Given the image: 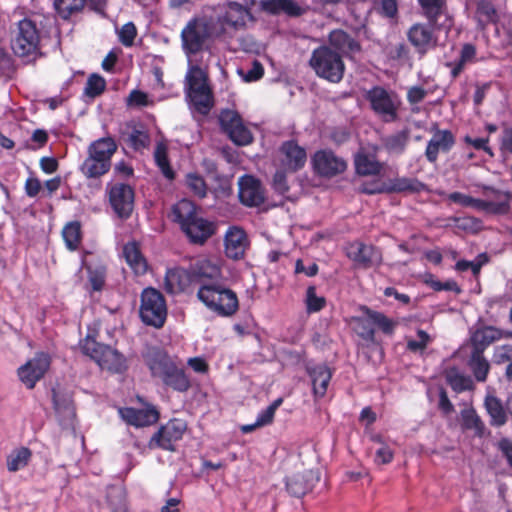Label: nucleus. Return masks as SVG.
<instances>
[{
  "instance_id": "10",
  "label": "nucleus",
  "mask_w": 512,
  "mask_h": 512,
  "mask_svg": "<svg viewBox=\"0 0 512 512\" xmlns=\"http://www.w3.org/2000/svg\"><path fill=\"white\" fill-rule=\"evenodd\" d=\"M83 351L103 369L115 373H120L126 369L124 356L109 345L96 342L93 339H87L83 345Z\"/></svg>"
},
{
  "instance_id": "1",
  "label": "nucleus",
  "mask_w": 512,
  "mask_h": 512,
  "mask_svg": "<svg viewBox=\"0 0 512 512\" xmlns=\"http://www.w3.org/2000/svg\"><path fill=\"white\" fill-rule=\"evenodd\" d=\"M145 363L153 377L174 391L185 393L191 388V381L183 367L163 349L151 347L144 355Z\"/></svg>"
},
{
  "instance_id": "57",
  "label": "nucleus",
  "mask_w": 512,
  "mask_h": 512,
  "mask_svg": "<svg viewBox=\"0 0 512 512\" xmlns=\"http://www.w3.org/2000/svg\"><path fill=\"white\" fill-rule=\"evenodd\" d=\"M137 36V29L133 22L124 24L119 31V41L125 47H131Z\"/></svg>"
},
{
  "instance_id": "58",
  "label": "nucleus",
  "mask_w": 512,
  "mask_h": 512,
  "mask_svg": "<svg viewBox=\"0 0 512 512\" xmlns=\"http://www.w3.org/2000/svg\"><path fill=\"white\" fill-rule=\"evenodd\" d=\"M287 173H289V171H286L285 169L280 167V169H278L273 176V183H272L273 189L275 190V192H277L281 195H284L289 191V186H288L287 176H286Z\"/></svg>"
},
{
  "instance_id": "3",
  "label": "nucleus",
  "mask_w": 512,
  "mask_h": 512,
  "mask_svg": "<svg viewBox=\"0 0 512 512\" xmlns=\"http://www.w3.org/2000/svg\"><path fill=\"white\" fill-rule=\"evenodd\" d=\"M39 26H42V21L27 17L20 20L16 29L11 32V49L14 55L22 59L25 64L35 63L44 56L43 34Z\"/></svg>"
},
{
  "instance_id": "9",
  "label": "nucleus",
  "mask_w": 512,
  "mask_h": 512,
  "mask_svg": "<svg viewBox=\"0 0 512 512\" xmlns=\"http://www.w3.org/2000/svg\"><path fill=\"white\" fill-rule=\"evenodd\" d=\"M365 99L369 102L374 114L382 121L391 123L398 119L401 101L394 91L382 86H373L365 93Z\"/></svg>"
},
{
  "instance_id": "27",
  "label": "nucleus",
  "mask_w": 512,
  "mask_h": 512,
  "mask_svg": "<svg viewBox=\"0 0 512 512\" xmlns=\"http://www.w3.org/2000/svg\"><path fill=\"white\" fill-rule=\"evenodd\" d=\"M307 373L311 378L313 393L316 397H323L332 377V372L325 364L307 367Z\"/></svg>"
},
{
  "instance_id": "15",
  "label": "nucleus",
  "mask_w": 512,
  "mask_h": 512,
  "mask_svg": "<svg viewBox=\"0 0 512 512\" xmlns=\"http://www.w3.org/2000/svg\"><path fill=\"white\" fill-rule=\"evenodd\" d=\"M436 24L415 23L407 31L406 36L420 57L427 54L438 45V38L434 31Z\"/></svg>"
},
{
  "instance_id": "4",
  "label": "nucleus",
  "mask_w": 512,
  "mask_h": 512,
  "mask_svg": "<svg viewBox=\"0 0 512 512\" xmlns=\"http://www.w3.org/2000/svg\"><path fill=\"white\" fill-rule=\"evenodd\" d=\"M208 80L207 71L193 61L188 62L184 81L186 97L194 109L202 115H208L214 105L213 92Z\"/></svg>"
},
{
  "instance_id": "2",
  "label": "nucleus",
  "mask_w": 512,
  "mask_h": 512,
  "mask_svg": "<svg viewBox=\"0 0 512 512\" xmlns=\"http://www.w3.org/2000/svg\"><path fill=\"white\" fill-rule=\"evenodd\" d=\"M170 217L193 244H204L214 233L213 222L198 214V207L188 199H181L171 208Z\"/></svg>"
},
{
  "instance_id": "35",
  "label": "nucleus",
  "mask_w": 512,
  "mask_h": 512,
  "mask_svg": "<svg viewBox=\"0 0 512 512\" xmlns=\"http://www.w3.org/2000/svg\"><path fill=\"white\" fill-rule=\"evenodd\" d=\"M52 401L57 414L65 418H72L75 415L72 396L69 393L53 388Z\"/></svg>"
},
{
  "instance_id": "44",
  "label": "nucleus",
  "mask_w": 512,
  "mask_h": 512,
  "mask_svg": "<svg viewBox=\"0 0 512 512\" xmlns=\"http://www.w3.org/2000/svg\"><path fill=\"white\" fill-rule=\"evenodd\" d=\"M445 380L457 393L469 390L473 386L471 378L461 374L456 367L449 368L446 371Z\"/></svg>"
},
{
  "instance_id": "18",
  "label": "nucleus",
  "mask_w": 512,
  "mask_h": 512,
  "mask_svg": "<svg viewBox=\"0 0 512 512\" xmlns=\"http://www.w3.org/2000/svg\"><path fill=\"white\" fill-rule=\"evenodd\" d=\"M238 197L247 207H259L265 202L261 181L252 175H244L238 181Z\"/></svg>"
},
{
  "instance_id": "41",
  "label": "nucleus",
  "mask_w": 512,
  "mask_h": 512,
  "mask_svg": "<svg viewBox=\"0 0 512 512\" xmlns=\"http://www.w3.org/2000/svg\"><path fill=\"white\" fill-rule=\"evenodd\" d=\"M468 367L473 373V376L478 382H485L490 370V363L484 357V354L471 352Z\"/></svg>"
},
{
  "instance_id": "54",
  "label": "nucleus",
  "mask_w": 512,
  "mask_h": 512,
  "mask_svg": "<svg viewBox=\"0 0 512 512\" xmlns=\"http://www.w3.org/2000/svg\"><path fill=\"white\" fill-rule=\"evenodd\" d=\"M186 184L188 188L198 197L204 198L207 194L206 183L200 175L196 173H189L186 177Z\"/></svg>"
},
{
  "instance_id": "34",
  "label": "nucleus",
  "mask_w": 512,
  "mask_h": 512,
  "mask_svg": "<svg viewBox=\"0 0 512 512\" xmlns=\"http://www.w3.org/2000/svg\"><path fill=\"white\" fill-rule=\"evenodd\" d=\"M123 254L127 263L136 274H144L147 271L146 260L142 256L136 243L129 242L125 244Z\"/></svg>"
},
{
  "instance_id": "8",
  "label": "nucleus",
  "mask_w": 512,
  "mask_h": 512,
  "mask_svg": "<svg viewBox=\"0 0 512 512\" xmlns=\"http://www.w3.org/2000/svg\"><path fill=\"white\" fill-rule=\"evenodd\" d=\"M309 63L319 77L332 83H338L343 78L345 66L342 58L327 46L315 49Z\"/></svg>"
},
{
  "instance_id": "45",
  "label": "nucleus",
  "mask_w": 512,
  "mask_h": 512,
  "mask_svg": "<svg viewBox=\"0 0 512 512\" xmlns=\"http://www.w3.org/2000/svg\"><path fill=\"white\" fill-rule=\"evenodd\" d=\"M53 5L58 15L68 20L74 13L83 10L86 0H54Z\"/></svg>"
},
{
  "instance_id": "63",
  "label": "nucleus",
  "mask_w": 512,
  "mask_h": 512,
  "mask_svg": "<svg viewBox=\"0 0 512 512\" xmlns=\"http://www.w3.org/2000/svg\"><path fill=\"white\" fill-rule=\"evenodd\" d=\"M179 279H180V276L177 271L168 270L166 272V275L164 278V288L167 293L175 294L177 291L181 290L179 287Z\"/></svg>"
},
{
  "instance_id": "6",
  "label": "nucleus",
  "mask_w": 512,
  "mask_h": 512,
  "mask_svg": "<svg viewBox=\"0 0 512 512\" xmlns=\"http://www.w3.org/2000/svg\"><path fill=\"white\" fill-rule=\"evenodd\" d=\"M211 26L203 18L190 19L181 31V47L188 62L208 47L211 38Z\"/></svg>"
},
{
  "instance_id": "11",
  "label": "nucleus",
  "mask_w": 512,
  "mask_h": 512,
  "mask_svg": "<svg viewBox=\"0 0 512 512\" xmlns=\"http://www.w3.org/2000/svg\"><path fill=\"white\" fill-rule=\"evenodd\" d=\"M221 130L237 146H247L253 142L251 131L244 125L236 110L222 109L218 116Z\"/></svg>"
},
{
  "instance_id": "22",
  "label": "nucleus",
  "mask_w": 512,
  "mask_h": 512,
  "mask_svg": "<svg viewBox=\"0 0 512 512\" xmlns=\"http://www.w3.org/2000/svg\"><path fill=\"white\" fill-rule=\"evenodd\" d=\"M347 256L359 267L365 269L378 266L382 262L380 250L373 245H367L362 242L350 244L347 250Z\"/></svg>"
},
{
  "instance_id": "53",
  "label": "nucleus",
  "mask_w": 512,
  "mask_h": 512,
  "mask_svg": "<svg viewBox=\"0 0 512 512\" xmlns=\"http://www.w3.org/2000/svg\"><path fill=\"white\" fill-rule=\"evenodd\" d=\"M354 321L356 333L366 341H374L375 330L370 318L357 317Z\"/></svg>"
},
{
  "instance_id": "52",
  "label": "nucleus",
  "mask_w": 512,
  "mask_h": 512,
  "mask_svg": "<svg viewBox=\"0 0 512 512\" xmlns=\"http://www.w3.org/2000/svg\"><path fill=\"white\" fill-rule=\"evenodd\" d=\"M388 56L390 59L402 64L412 65L410 48L404 42H400L392 46L388 51Z\"/></svg>"
},
{
  "instance_id": "42",
  "label": "nucleus",
  "mask_w": 512,
  "mask_h": 512,
  "mask_svg": "<svg viewBox=\"0 0 512 512\" xmlns=\"http://www.w3.org/2000/svg\"><path fill=\"white\" fill-rule=\"evenodd\" d=\"M410 138L409 129H403L383 139V145L388 152L402 154Z\"/></svg>"
},
{
  "instance_id": "29",
  "label": "nucleus",
  "mask_w": 512,
  "mask_h": 512,
  "mask_svg": "<svg viewBox=\"0 0 512 512\" xmlns=\"http://www.w3.org/2000/svg\"><path fill=\"white\" fill-rule=\"evenodd\" d=\"M116 150L117 144L114 139L111 137H103L90 143L87 148V154L111 165V159Z\"/></svg>"
},
{
  "instance_id": "17",
  "label": "nucleus",
  "mask_w": 512,
  "mask_h": 512,
  "mask_svg": "<svg viewBox=\"0 0 512 512\" xmlns=\"http://www.w3.org/2000/svg\"><path fill=\"white\" fill-rule=\"evenodd\" d=\"M278 153L280 167L289 173H296L303 169L307 162V151L296 140L282 142Z\"/></svg>"
},
{
  "instance_id": "60",
  "label": "nucleus",
  "mask_w": 512,
  "mask_h": 512,
  "mask_svg": "<svg viewBox=\"0 0 512 512\" xmlns=\"http://www.w3.org/2000/svg\"><path fill=\"white\" fill-rule=\"evenodd\" d=\"M239 74L242 75L244 81L246 82H254L261 79L264 75L263 65L258 61L254 60L252 62L251 68L244 73L243 70H239Z\"/></svg>"
},
{
  "instance_id": "55",
  "label": "nucleus",
  "mask_w": 512,
  "mask_h": 512,
  "mask_svg": "<svg viewBox=\"0 0 512 512\" xmlns=\"http://www.w3.org/2000/svg\"><path fill=\"white\" fill-rule=\"evenodd\" d=\"M326 300L316 295L315 286H309L306 291V308L309 313L318 312L324 308Z\"/></svg>"
},
{
  "instance_id": "51",
  "label": "nucleus",
  "mask_w": 512,
  "mask_h": 512,
  "mask_svg": "<svg viewBox=\"0 0 512 512\" xmlns=\"http://www.w3.org/2000/svg\"><path fill=\"white\" fill-rule=\"evenodd\" d=\"M106 88L105 79L98 74H91L86 82L84 88V95L94 99L100 96Z\"/></svg>"
},
{
  "instance_id": "38",
  "label": "nucleus",
  "mask_w": 512,
  "mask_h": 512,
  "mask_svg": "<svg viewBox=\"0 0 512 512\" xmlns=\"http://www.w3.org/2000/svg\"><path fill=\"white\" fill-rule=\"evenodd\" d=\"M425 188L426 185L416 178L400 177L389 182V193H419Z\"/></svg>"
},
{
  "instance_id": "30",
  "label": "nucleus",
  "mask_w": 512,
  "mask_h": 512,
  "mask_svg": "<svg viewBox=\"0 0 512 512\" xmlns=\"http://www.w3.org/2000/svg\"><path fill=\"white\" fill-rule=\"evenodd\" d=\"M474 18L480 29H485L489 24L497 23L499 16L495 5L490 0H478Z\"/></svg>"
},
{
  "instance_id": "43",
  "label": "nucleus",
  "mask_w": 512,
  "mask_h": 512,
  "mask_svg": "<svg viewBox=\"0 0 512 512\" xmlns=\"http://www.w3.org/2000/svg\"><path fill=\"white\" fill-rule=\"evenodd\" d=\"M355 168L359 175H377L382 170V164L367 154H358L355 157Z\"/></svg>"
},
{
  "instance_id": "7",
  "label": "nucleus",
  "mask_w": 512,
  "mask_h": 512,
  "mask_svg": "<svg viewBox=\"0 0 512 512\" xmlns=\"http://www.w3.org/2000/svg\"><path fill=\"white\" fill-rule=\"evenodd\" d=\"M139 315L142 322L156 329L162 328L167 319V305L164 295L153 287L141 292Z\"/></svg>"
},
{
  "instance_id": "19",
  "label": "nucleus",
  "mask_w": 512,
  "mask_h": 512,
  "mask_svg": "<svg viewBox=\"0 0 512 512\" xmlns=\"http://www.w3.org/2000/svg\"><path fill=\"white\" fill-rule=\"evenodd\" d=\"M225 11L217 16V23L221 26H228L234 30L244 28L246 19L255 21V17L248 7L236 1H227L224 4Z\"/></svg>"
},
{
  "instance_id": "62",
  "label": "nucleus",
  "mask_w": 512,
  "mask_h": 512,
  "mask_svg": "<svg viewBox=\"0 0 512 512\" xmlns=\"http://www.w3.org/2000/svg\"><path fill=\"white\" fill-rule=\"evenodd\" d=\"M379 5L380 13L386 18H394L398 14L397 0H375Z\"/></svg>"
},
{
  "instance_id": "39",
  "label": "nucleus",
  "mask_w": 512,
  "mask_h": 512,
  "mask_svg": "<svg viewBox=\"0 0 512 512\" xmlns=\"http://www.w3.org/2000/svg\"><path fill=\"white\" fill-rule=\"evenodd\" d=\"M461 425L465 430H473L475 435L483 437L486 426L474 408H467L461 411Z\"/></svg>"
},
{
  "instance_id": "37",
  "label": "nucleus",
  "mask_w": 512,
  "mask_h": 512,
  "mask_svg": "<svg viewBox=\"0 0 512 512\" xmlns=\"http://www.w3.org/2000/svg\"><path fill=\"white\" fill-rule=\"evenodd\" d=\"M329 40L332 46L343 52H359L360 44L343 30H334L330 33Z\"/></svg>"
},
{
  "instance_id": "50",
  "label": "nucleus",
  "mask_w": 512,
  "mask_h": 512,
  "mask_svg": "<svg viewBox=\"0 0 512 512\" xmlns=\"http://www.w3.org/2000/svg\"><path fill=\"white\" fill-rule=\"evenodd\" d=\"M366 316L370 318L373 325L378 326L383 333L392 334L394 331L395 324L383 313L371 310L368 307L363 308Z\"/></svg>"
},
{
  "instance_id": "61",
  "label": "nucleus",
  "mask_w": 512,
  "mask_h": 512,
  "mask_svg": "<svg viewBox=\"0 0 512 512\" xmlns=\"http://www.w3.org/2000/svg\"><path fill=\"white\" fill-rule=\"evenodd\" d=\"M360 191L367 195L389 193V183L387 184L380 181L364 183L361 186Z\"/></svg>"
},
{
  "instance_id": "13",
  "label": "nucleus",
  "mask_w": 512,
  "mask_h": 512,
  "mask_svg": "<svg viewBox=\"0 0 512 512\" xmlns=\"http://www.w3.org/2000/svg\"><path fill=\"white\" fill-rule=\"evenodd\" d=\"M312 168L320 177L331 179L347 169V162L331 149H321L314 153L311 159Z\"/></svg>"
},
{
  "instance_id": "31",
  "label": "nucleus",
  "mask_w": 512,
  "mask_h": 512,
  "mask_svg": "<svg viewBox=\"0 0 512 512\" xmlns=\"http://www.w3.org/2000/svg\"><path fill=\"white\" fill-rule=\"evenodd\" d=\"M476 47L471 43L462 45L459 58L454 62H447L446 66L451 68V76L453 79L457 78L464 70L466 64L475 62Z\"/></svg>"
},
{
  "instance_id": "40",
  "label": "nucleus",
  "mask_w": 512,
  "mask_h": 512,
  "mask_svg": "<svg viewBox=\"0 0 512 512\" xmlns=\"http://www.w3.org/2000/svg\"><path fill=\"white\" fill-rule=\"evenodd\" d=\"M423 15L431 24H437L441 15L446 12L447 0H418Z\"/></svg>"
},
{
  "instance_id": "23",
  "label": "nucleus",
  "mask_w": 512,
  "mask_h": 512,
  "mask_svg": "<svg viewBox=\"0 0 512 512\" xmlns=\"http://www.w3.org/2000/svg\"><path fill=\"white\" fill-rule=\"evenodd\" d=\"M319 480L320 476L318 471L307 469L287 477L286 489L291 496L301 498L312 491Z\"/></svg>"
},
{
  "instance_id": "33",
  "label": "nucleus",
  "mask_w": 512,
  "mask_h": 512,
  "mask_svg": "<svg viewBox=\"0 0 512 512\" xmlns=\"http://www.w3.org/2000/svg\"><path fill=\"white\" fill-rule=\"evenodd\" d=\"M110 168V164H107L101 159L87 154V157L80 165L79 170L88 179H98L105 175L110 170Z\"/></svg>"
},
{
  "instance_id": "14",
  "label": "nucleus",
  "mask_w": 512,
  "mask_h": 512,
  "mask_svg": "<svg viewBox=\"0 0 512 512\" xmlns=\"http://www.w3.org/2000/svg\"><path fill=\"white\" fill-rule=\"evenodd\" d=\"M106 189L115 214L121 219L129 218L134 209V189L125 183L108 184Z\"/></svg>"
},
{
  "instance_id": "46",
  "label": "nucleus",
  "mask_w": 512,
  "mask_h": 512,
  "mask_svg": "<svg viewBox=\"0 0 512 512\" xmlns=\"http://www.w3.org/2000/svg\"><path fill=\"white\" fill-rule=\"evenodd\" d=\"M85 269L87 271V277L91 286V291H102L106 282V267L104 265H97L95 267L86 265Z\"/></svg>"
},
{
  "instance_id": "36",
  "label": "nucleus",
  "mask_w": 512,
  "mask_h": 512,
  "mask_svg": "<svg viewBox=\"0 0 512 512\" xmlns=\"http://www.w3.org/2000/svg\"><path fill=\"white\" fill-rule=\"evenodd\" d=\"M106 501L112 512H128L123 486L109 485L106 489Z\"/></svg>"
},
{
  "instance_id": "48",
  "label": "nucleus",
  "mask_w": 512,
  "mask_h": 512,
  "mask_svg": "<svg viewBox=\"0 0 512 512\" xmlns=\"http://www.w3.org/2000/svg\"><path fill=\"white\" fill-rule=\"evenodd\" d=\"M62 236L66 247L71 251L76 250L81 242L80 222L72 221L67 223L62 230Z\"/></svg>"
},
{
  "instance_id": "21",
  "label": "nucleus",
  "mask_w": 512,
  "mask_h": 512,
  "mask_svg": "<svg viewBox=\"0 0 512 512\" xmlns=\"http://www.w3.org/2000/svg\"><path fill=\"white\" fill-rule=\"evenodd\" d=\"M119 416L128 425L134 427H146L155 424L160 417L159 411L153 405L137 409L133 407H121L118 409Z\"/></svg>"
},
{
  "instance_id": "59",
  "label": "nucleus",
  "mask_w": 512,
  "mask_h": 512,
  "mask_svg": "<svg viewBox=\"0 0 512 512\" xmlns=\"http://www.w3.org/2000/svg\"><path fill=\"white\" fill-rule=\"evenodd\" d=\"M418 340H408L407 341V349L411 352H422L426 349L428 343L430 342L431 338L429 334L419 329L417 331Z\"/></svg>"
},
{
  "instance_id": "5",
  "label": "nucleus",
  "mask_w": 512,
  "mask_h": 512,
  "mask_svg": "<svg viewBox=\"0 0 512 512\" xmlns=\"http://www.w3.org/2000/svg\"><path fill=\"white\" fill-rule=\"evenodd\" d=\"M197 297L207 308L220 316H232L239 308L236 293L221 282L201 284Z\"/></svg>"
},
{
  "instance_id": "56",
  "label": "nucleus",
  "mask_w": 512,
  "mask_h": 512,
  "mask_svg": "<svg viewBox=\"0 0 512 512\" xmlns=\"http://www.w3.org/2000/svg\"><path fill=\"white\" fill-rule=\"evenodd\" d=\"M150 138L146 132L133 130L128 137V143L136 151L142 150L149 145Z\"/></svg>"
},
{
  "instance_id": "12",
  "label": "nucleus",
  "mask_w": 512,
  "mask_h": 512,
  "mask_svg": "<svg viewBox=\"0 0 512 512\" xmlns=\"http://www.w3.org/2000/svg\"><path fill=\"white\" fill-rule=\"evenodd\" d=\"M187 424L182 419H171L165 425H162L148 442L149 449H162L175 451V442L182 439Z\"/></svg>"
},
{
  "instance_id": "28",
  "label": "nucleus",
  "mask_w": 512,
  "mask_h": 512,
  "mask_svg": "<svg viewBox=\"0 0 512 512\" xmlns=\"http://www.w3.org/2000/svg\"><path fill=\"white\" fill-rule=\"evenodd\" d=\"M485 409L490 416V425L493 427L504 426L508 421V412L503 403L494 395H487L484 400Z\"/></svg>"
},
{
  "instance_id": "16",
  "label": "nucleus",
  "mask_w": 512,
  "mask_h": 512,
  "mask_svg": "<svg viewBox=\"0 0 512 512\" xmlns=\"http://www.w3.org/2000/svg\"><path fill=\"white\" fill-rule=\"evenodd\" d=\"M50 364L51 358L49 354L38 352L32 359L18 368L19 379L28 389H32L44 377Z\"/></svg>"
},
{
  "instance_id": "26",
  "label": "nucleus",
  "mask_w": 512,
  "mask_h": 512,
  "mask_svg": "<svg viewBox=\"0 0 512 512\" xmlns=\"http://www.w3.org/2000/svg\"><path fill=\"white\" fill-rule=\"evenodd\" d=\"M247 236L244 230L231 227L225 234V253L230 259L238 260L244 256Z\"/></svg>"
},
{
  "instance_id": "64",
  "label": "nucleus",
  "mask_w": 512,
  "mask_h": 512,
  "mask_svg": "<svg viewBox=\"0 0 512 512\" xmlns=\"http://www.w3.org/2000/svg\"><path fill=\"white\" fill-rule=\"evenodd\" d=\"M127 104L135 107H146L149 105L148 95L140 90H132L128 96Z\"/></svg>"
},
{
  "instance_id": "49",
  "label": "nucleus",
  "mask_w": 512,
  "mask_h": 512,
  "mask_svg": "<svg viewBox=\"0 0 512 512\" xmlns=\"http://www.w3.org/2000/svg\"><path fill=\"white\" fill-rule=\"evenodd\" d=\"M154 159L161 170L162 174L168 179L173 180L175 178V172L173 171L172 167L170 166L168 155H167V148L163 144H158L154 151Z\"/></svg>"
},
{
  "instance_id": "24",
  "label": "nucleus",
  "mask_w": 512,
  "mask_h": 512,
  "mask_svg": "<svg viewBox=\"0 0 512 512\" xmlns=\"http://www.w3.org/2000/svg\"><path fill=\"white\" fill-rule=\"evenodd\" d=\"M258 5L260 11L274 16L284 14L296 18L306 13V9L294 0H260Z\"/></svg>"
},
{
  "instance_id": "47",
  "label": "nucleus",
  "mask_w": 512,
  "mask_h": 512,
  "mask_svg": "<svg viewBox=\"0 0 512 512\" xmlns=\"http://www.w3.org/2000/svg\"><path fill=\"white\" fill-rule=\"evenodd\" d=\"M32 456V452L27 447H21L19 449L14 450L7 457V468L10 472H16L25 466H27L30 458Z\"/></svg>"
},
{
  "instance_id": "25",
  "label": "nucleus",
  "mask_w": 512,
  "mask_h": 512,
  "mask_svg": "<svg viewBox=\"0 0 512 512\" xmlns=\"http://www.w3.org/2000/svg\"><path fill=\"white\" fill-rule=\"evenodd\" d=\"M455 144V137L450 130L436 129L433 137L429 140L425 156L430 163H435L439 152L447 153Z\"/></svg>"
},
{
  "instance_id": "32",
  "label": "nucleus",
  "mask_w": 512,
  "mask_h": 512,
  "mask_svg": "<svg viewBox=\"0 0 512 512\" xmlns=\"http://www.w3.org/2000/svg\"><path fill=\"white\" fill-rule=\"evenodd\" d=\"M193 274L201 280V284L219 282L218 278L221 277V269L217 264L203 259L195 263Z\"/></svg>"
},
{
  "instance_id": "20",
  "label": "nucleus",
  "mask_w": 512,
  "mask_h": 512,
  "mask_svg": "<svg viewBox=\"0 0 512 512\" xmlns=\"http://www.w3.org/2000/svg\"><path fill=\"white\" fill-rule=\"evenodd\" d=\"M501 338L512 339V331H503L495 326H483L471 333V352L484 354V351Z\"/></svg>"
}]
</instances>
